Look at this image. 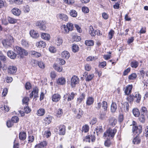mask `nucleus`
<instances>
[{
	"mask_svg": "<svg viewBox=\"0 0 148 148\" xmlns=\"http://www.w3.org/2000/svg\"><path fill=\"white\" fill-rule=\"evenodd\" d=\"M74 27L73 24L71 23H68L66 25H62L61 26V29L62 32L66 34L73 30Z\"/></svg>",
	"mask_w": 148,
	"mask_h": 148,
	"instance_id": "nucleus-1",
	"label": "nucleus"
},
{
	"mask_svg": "<svg viewBox=\"0 0 148 148\" xmlns=\"http://www.w3.org/2000/svg\"><path fill=\"white\" fill-rule=\"evenodd\" d=\"M116 132V129L114 128L112 130L110 128L104 133V136L109 137L110 138H112Z\"/></svg>",
	"mask_w": 148,
	"mask_h": 148,
	"instance_id": "nucleus-2",
	"label": "nucleus"
},
{
	"mask_svg": "<svg viewBox=\"0 0 148 148\" xmlns=\"http://www.w3.org/2000/svg\"><path fill=\"white\" fill-rule=\"evenodd\" d=\"M46 23L45 21L42 20L38 21L36 22V25L38 26L40 30H45L46 28L45 25Z\"/></svg>",
	"mask_w": 148,
	"mask_h": 148,
	"instance_id": "nucleus-3",
	"label": "nucleus"
},
{
	"mask_svg": "<svg viewBox=\"0 0 148 148\" xmlns=\"http://www.w3.org/2000/svg\"><path fill=\"white\" fill-rule=\"evenodd\" d=\"M14 49L15 51L19 55L27 56L28 54V52L26 50L22 49L21 47H15Z\"/></svg>",
	"mask_w": 148,
	"mask_h": 148,
	"instance_id": "nucleus-4",
	"label": "nucleus"
},
{
	"mask_svg": "<svg viewBox=\"0 0 148 148\" xmlns=\"http://www.w3.org/2000/svg\"><path fill=\"white\" fill-rule=\"evenodd\" d=\"M73 111L75 114L77 115L76 116V117L77 119H80L83 114L82 110L80 108L77 109L73 108Z\"/></svg>",
	"mask_w": 148,
	"mask_h": 148,
	"instance_id": "nucleus-5",
	"label": "nucleus"
},
{
	"mask_svg": "<svg viewBox=\"0 0 148 148\" xmlns=\"http://www.w3.org/2000/svg\"><path fill=\"white\" fill-rule=\"evenodd\" d=\"M79 83V79L76 76L73 75L71 79V85L72 87Z\"/></svg>",
	"mask_w": 148,
	"mask_h": 148,
	"instance_id": "nucleus-6",
	"label": "nucleus"
},
{
	"mask_svg": "<svg viewBox=\"0 0 148 148\" xmlns=\"http://www.w3.org/2000/svg\"><path fill=\"white\" fill-rule=\"evenodd\" d=\"M132 131L134 134H137L138 135L140 134L142 131V127L141 125L138 126H134L132 127Z\"/></svg>",
	"mask_w": 148,
	"mask_h": 148,
	"instance_id": "nucleus-7",
	"label": "nucleus"
},
{
	"mask_svg": "<svg viewBox=\"0 0 148 148\" xmlns=\"http://www.w3.org/2000/svg\"><path fill=\"white\" fill-rule=\"evenodd\" d=\"M134 101L137 103H139L141 97V95L138 92H135L133 95Z\"/></svg>",
	"mask_w": 148,
	"mask_h": 148,
	"instance_id": "nucleus-8",
	"label": "nucleus"
},
{
	"mask_svg": "<svg viewBox=\"0 0 148 148\" xmlns=\"http://www.w3.org/2000/svg\"><path fill=\"white\" fill-rule=\"evenodd\" d=\"M17 70V68L13 66H9L8 69V73L10 74H14L16 73Z\"/></svg>",
	"mask_w": 148,
	"mask_h": 148,
	"instance_id": "nucleus-9",
	"label": "nucleus"
},
{
	"mask_svg": "<svg viewBox=\"0 0 148 148\" xmlns=\"http://www.w3.org/2000/svg\"><path fill=\"white\" fill-rule=\"evenodd\" d=\"M75 97V94L73 92H72L71 94H69L66 93L63 97L64 99H66L68 97L67 101H71Z\"/></svg>",
	"mask_w": 148,
	"mask_h": 148,
	"instance_id": "nucleus-10",
	"label": "nucleus"
},
{
	"mask_svg": "<svg viewBox=\"0 0 148 148\" xmlns=\"http://www.w3.org/2000/svg\"><path fill=\"white\" fill-rule=\"evenodd\" d=\"M38 88L36 87L34 88L33 90L31 93L30 94V97L32 98L34 96V99L36 98V97H38Z\"/></svg>",
	"mask_w": 148,
	"mask_h": 148,
	"instance_id": "nucleus-11",
	"label": "nucleus"
},
{
	"mask_svg": "<svg viewBox=\"0 0 148 148\" xmlns=\"http://www.w3.org/2000/svg\"><path fill=\"white\" fill-rule=\"evenodd\" d=\"M11 38L12 37H10V39H6L2 40V42L3 45V46H10V45H11L12 42L13 41V40H11Z\"/></svg>",
	"mask_w": 148,
	"mask_h": 148,
	"instance_id": "nucleus-12",
	"label": "nucleus"
},
{
	"mask_svg": "<svg viewBox=\"0 0 148 148\" xmlns=\"http://www.w3.org/2000/svg\"><path fill=\"white\" fill-rule=\"evenodd\" d=\"M109 121V125L111 126H114L116 124L117 120L114 117H111L108 120Z\"/></svg>",
	"mask_w": 148,
	"mask_h": 148,
	"instance_id": "nucleus-13",
	"label": "nucleus"
},
{
	"mask_svg": "<svg viewBox=\"0 0 148 148\" xmlns=\"http://www.w3.org/2000/svg\"><path fill=\"white\" fill-rule=\"evenodd\" d=\"M57 17L61 20L67 21L68 19V16L64 14H59L57 15Z\"/></svg>",
	"mask_w": 148,
	"mask_h": 148,
	"instance_id": "nucleus-14",
	"label": "nucleus"
},
{
	"mask_svg": "<svg viewBox=\"0 0 148 148\" xmlns=\"http://www.w3.org/2000/svg\"><path fill=\"white\" fill-rule=\"evenodd\" d=\"M88 72H85L83 74V76L85 77L86 78V81H90L94 77L93 74H89L88 75Z\"/></svg>",
	"mask_w": 148,
	"mask_h": 148,
	"instance_id": "nucleus-15",
	"label": "nucleus"
},
{
	"mask_svg": "<svg viewBox=\"0 0 148 148\" xmlns=\"http://www.w3.org/2000/svg\"><path fill=\"white\" fill-rule=\"evenodd\" d=\"M61 99V96L58 94H54L52 97V100L53 101L58 102Z\"/></svg>",
	"mask_w": 148,
	"mask_h": 148,
	"instance_id": "nucleus-16",
	"label": "nucleus"
},
{
	"mask_svg": "<svg viewBox=\"0 0 148 148\" xmlns=\"http://www.w3.org/2000/svg\"><path fill=\"white\" fill-rule=\"evenodd\" d=\"M94 101V98L92 97H88L86 99V105L88 106H90L93 103Z\"/></svg>",
	"mask_w": 148,
	"mask_h": 148,
	"instance_id": "nucleus-17",
	"label": "nucleus"
},
{
	"mask_svg": "<svg viewBox=\"0 0 148 148\" xmlns=\"http://www.w3.org/2000/svg\"><path fill=\"white\" fill-rule=\"evenodd\" d=\"M132 87V85H129L126 87L124 91L126 95H128L131 93Z\"/></svg>",
	"mask_w": 148,
	"mask_h": 148,
	"instance_id": "nucleus-18",
	"label": "nucleus"
},
{
	"mask_svg": "<svg viewBox=\"0 0 148 148\" xmlns=\"http://www.w3.org/2000/svg\"><path fill=\"white\" fill-rule=\"evenodd\" d=\"M30 35L33 38H37L39 36L38 33L34 30H31L29 32Z\"/></svg>",
	"mask_w": 148,
	"mask_h": 148,
	"instance_id": "nucleus-19",
	"label": "nucleus"
},
{
	"mask_svg": "<svg viewBox=\"0 0 148 148\" xmlns=\"http://www.w3.org/2000/svg\"><path fill=\"white\" fill-rule=\"evenodd\" d=\"M59 134L61 135H64L65 133V127L64 125H60L59 126Z\"/></svg>",
	"mask_w": 148,
	"mask_h": 148,
	"instance_id": "nucleus-20",
	"label": "nucleus"
},
{
	"mask_svg": "<svg viewBox=\"0 0 148 148\" xmlns=\"http://www.w3.org/2000/svg\"><path fill=\"white\" fill-rule=\"evenodd\" d=\"M62 56L64 59H68L70 57V54L67 51H63L61 53Z\"/></svg>",
	"mask_w": 148,
	"mask_h": 148,
	"instance_id": "nucleus-21",
	"label": "nucleus"
},
{
	"mask_svg": "<svg viewBox=\"0 0 148 148\" xmlns=\"http://www.w3.org/2000/svg\"><path fill=\"white\" fill-rule=\"evenodd\" d=\"M12 13L15 15L18 16L21 14V11L17 8H14L12 10Z\"/></svg>",
	"mask_w": 148,
	"mask_h": 148,
	"instance_id": "nucleus-22",
	"label": "nucleus"
},
{
	"mask_svg": "<svg viewBox=\"0 0 148 148\" xmlns=\"http://www.w3.org/2000/svg\"><path fill=\"white\" fill-rule=\"evenodd\" d=\"M57 83L59 85H64L66 83L65 79L63 77L57 79Z\"/></svg>",
	"mask_w": 148,
	"mask_h": 148,
	"instance_id": "nucleus-23",
	"label": "nucleus"
},
{
	"mask_svg": "<svg viewBox=\"0 0 148 148\" xmlns=\"http://www.w3.org/2000/svg\"><path fill=\"white\" fill-rule=\"evenodd\" d=\"M19 139L22 140H24L26 138V134L25 132H21L19 134Z\"/></svg>",
	"mask_w": 148,
	"mask_h": 148,
	"instance_id": "nucleus-24",
	"label": "nucleus"
},
{
	"mask_svg": "<svg viewBox=\"0 0 148 148\" xmlns=\"http://www.w3.org/2000/svg\"><path fill=\"white\" fill-rule=\"evenodd\" d=\"M141 139L140 137L138 136H136L132 140V143L134 145L138 144L140 143Z\"/></svg>",
	"mask_w": 148,
	"mask_h": 148,
	"instance_id": "nucleus-25",
	"label": "nucleus"
},
{
	"mask_svg": "<svg viewBox=\"0 0 148 148\" xmlns=\"http://www.w3.org/2000/svg\"><path fill=\"white\" fill-rule=\"evenodd\" d=\"M41 37L42 39L47 40H49L50 38V36L49 34L45 33H41Z\"/></svg>",
	"mask_w": 148,
	"mask_h": 148,
	"instance_id": "nucleus-26",
	"label": "nucleus"
},
{
	"mask_svg": "<svg viewBox=\"0 0 148 148\" xmlns=\"http://www.w3.org/2000/svg\"><path fill=\"white\" fill-rule=\"evenodd\" d=\"M45 110L43 108H40L37 111V114L39 116H43L45 114Z\"/></svg>",
	"mask_w": 148,
	"mask_h": 148,
	"instance_id": "nucleus-27",
	"label": "nucleus"
},
{
	"mask_svg": "<svg viewBox=\"0 0 148 148\" xmlns=\"http://www.w3.org/2000/svg\"><path fill=\"white\" fill-rule=\"evenodd\" d=\"M8 56L12 59H14L16 56V54L13 51H8L7 53Z\"/></svg>",
	"mask_w": 148,
	"mask_h": 148,
	"instance_id": "nucleus-28",
	"label": "nucleus"
},
{
	"mask_svg": "<svg viewBox=\"0 0 148 148\" xmlns=\"http://www.w3.org/2000/svg\"><path fill=\"white\" fill-rule=\"evenodd\" d=\"M106 111H100L99 114V118L101 120H103L105 118L106 114Z\"/></svg>",
	"mask_w": 148,
	"mask_h": 148,
	"instance_id": "nucleus-29",
	"label": "nucleus"
},
{
	"mask_svg": "<svg viewBox=\"0 0 148 148\" xmlns=\"http://www.w3.org/2000/svg\"><path fill=\"white\" fill-rule=\"evenodd\" d=\"M117 109L116 104L114 102H113L111 106V111L112 113L115 112Z\"/></svg>",
	"mask_w": 148,
	"mask_h": 148,
	"instance_id": "nucleus-30",
	"label": "nucleus"
},
{
	"mask_svg": "<svg viewBox=\"0 0 148 148\" xmlns=\"http://www.w3.org/2000/svg\"><path fill=\"white\" fill-rule=\"evenodd\" d=\"M53 67L58 72H61L62 71V66H59L56 64H54Z\"/></svg>",
	"mask_w": 148,
	"mask_h": 148,
	"instance_id": "nucleus-31",
	"label": "nucleus"
},
{
	"mask_svg": "<svg viewBox=\"0 0 148 148\" xmlns=\"http://www.w3.org/2000/svg\"><path fill=\"white\" fill-rule=\"evenodd\" d=\"M138 62L135 60H133L130 63V66L132 68H136L138 66Z\"/></svg>",
	"mask_w": 148,
	"mask_h": 148,
	"instance_id": "nucleus-32",
	"label": "nucleus"
},
{
	"mask_svg": "<svg viewBox=\"0 0 148 148\" xmlns=\"http://www.w3.org/2000/svg\"><path fill=\"white\" fill-rule=\"evenodd\" d=\"M132 113L135 117H138L140 115V112L139 110L136 108H135L132 110Z\"/></svg>",
	"mask_w": 148,
	"mask_h": 148,
	"instance_id": "nucleus-33",
	"label": "nucleus"
},
{
	"mask_svg": "<svg viewBox=\"0 0 148 148\" xmlns=\"http://www.w3.org/2000/svg\"><path fill=\"white\" fill-rule=\"evenodd\" d=\"M47 142L46 141H43L38 144V147L41 148L47 146Z\"/></svg>",
	"mask_w": 148,
	"mask_h": 148,
	"instance_id": "nucleus-34",
	"label": "nucleus"
},
{
	"mask_svg": "<svg viewBox=\"0 0 148 148\" xmlns=\"http://www.w3.org/2000/svg\"><path fill=\"white\" fill-rule=\"evenodd\" d=\"M85 94L83 93L77 99V102L78 103H81L83 100L85 99Z\"/></svg>",
	"mask_w": 148,
	"mask_h": 148,
	"instance_id": "nucleus-35",
	"label": "nucleus"
},
{
	"mask_svg": "<svg viewBox=\"0 0 148 148\" xmlns=\"http://www.w3.org/2000/svg\"><path fill=\"white\" fill-rule=\"evenodd\" d=\"M52 119V117L50 115H48L45 119L46 124H49L51 122Z\"/></svg>",
	"mask_w": 148,
	"mask_h": 148,
	"instance_id": "nucleus-36",
	"label": "nucleus"
},
{
	"mask_svg": "<svg viewBox=\"0 0 148 148\" xmlns=\"http://www.w3.org/2000/svg\"><path fill=\"white\" fill-rule=\"evenodd\" d=\"M85 45L88 46H92L94 44V41L92 40H86L85 41Z\"/></svg>",
	"mask_w": 148,
	"mask_h": 148,
	"instance_id": "nucleus-37",
	"label": "nucleus"
},
{
	"mask_svg": "<svg viewBox=\"0 0 148 148\" xmlns=\"http://www.w3.org/2000/svg\"><path fill=\"white\" fill-rule=\"evenodd\" d=\"M8 20L9 23L10 24H14L16 23L17 21V19L10 17L8 18Z\"/></svg>",
	"mask_w": 148,
	"mask_h": 148,
	"instance_id": "nucleus-38",
	"label": "nucleus"
},
{
	"mask_svg": "<svg viewBox=\"0 0 148 148\" xmlns=\"http://www.w3.org/2000/svg\"><path fill=\"white\" fill-rule=\"evenodd\" d=\"M137 77V75L135 73H132L128 77L129 80L135 79Z\"/></svg>",
	"mask_w": 148,
	"mask_h": 148,
	"instance_id": "nucleus-39",
	"label": "nucleus"
},
{
	"mask_svg": "<svg viewBox=\"0 0 148 148\" xmlns=\"http://www.w3.org/2000/svg\"><path fill=\"white\" fill-rule=\"evenodd\" d=\"M63 113L62 109L59 108L56 111V116L57 117H60L62 115Z\"/></svg>",
	"mask_w": 148,
	"mask_h": 148,
	"instance_id": "nucleus-40",
	"label": "nucleus"
},
{
	"mask_svg": "<svg viewBox=\"0 0 148 148\" xmlns=\"http://www.w3.org/2000/svg\"><path fill=\"white\" fill-rule=\"evenodd\" d=\"M96 130L97 135L103 132V129L101 126H97L96 128Z\"/></svg>",
	"mask_w": 148,
	"mask_h": 148,
	"instance_id": "nucleus-41",
	"label": "nucleus"
},
{
	"mask_svg": "<svg viewBox=\"0 0 148 148\" xmlns=\"http://www.w3.org/2000/svg\"><path fill=\"white\" fill-rule=\"evenodd\" d=\"M31 53L32 55H33L34 57H39L41 56V54L35 51H32L31 52Z\"/></svg>",
	"mask_w": 148,
	"mask_h": 148,
	"instance_id": "nucleus-42",
	"label": "nucleus"
},
{
	"mask_svg": "<svg viewBox=\"0 0 148 148\" xmlns=\"http://www.w3.org/2000/svg\"><path fill=\"white\" fill-rule=\"evenodd\" d=\"M147 112V110L146 108L145 107H142L140 110L141 114L146 115Z\"/></svg>",
	"mask_w": 148,
	"mask_h": 148,
	"instance_id": "nucleus-43",
	"label": "nucleus"
},
{
	"mask_svg": "<svg viewBox=\"0 0 148 148\" xmlns=\"http://www.w3.org/2000/svg\"><path fill=\"white\" fill-rule=\"evenodd\" d=\"M124 109L125 111L126 112L129 110V105L127 102H125L124 103Z\"/></svg>",
	"mask_w": 148,
	"mask_h": 148,
	"instance_id": "nucleus-44",
	"label": "nucleus"
},
{
	"mask_svg": "<svg viewBox=\"0 0 148 148\" xmlns=\"http://www.w3.org/2000/svg\"><path fill=\"white\" fill-rule=\"evenodd\" d=\"M36 46H45L46 45V43L43 41H40L36 43Z\"/></svg>",
	"mask_w": 148,
	"mask_h": 148,
	"instance_id": "nucleus-45",
	"label": "nucleus"
},
{
	"mask_svg": "<svg viewBox=\"0 0 148 148\" xmlns=\"http://www.w3.org/2000/svg\"><path fill=\"white\" fill-rule=\"evenodd\" d=\"M101 104L102 107L103 108L104 110L106 111L108 107L107 102L106 101H103Z\"/></svg>",
	"mask_w": 148,
	"mask_h": 148,
	"instance_id": "nucleus-46",
	"label": "nucleus"
},
{
	"mask_svg": "<svg viewBox=\"0 0 148 148\" xmlns=\"http://www.w3.org/2000/svg\"><path fill=\"white\" fill-rule=\"evenodd\" d=\"M29 101V99L28 97H25L23 99L22 101L23 104H25V106H28V102Z\"/></svg>",
	"mask_w": 148,
	"mask_h": 148,
	"instance_id": "nucleus-47",
	"label": "nucleus"
},
{
	"mask_svg": "<svg viewBox=\"0 0 148 148\" xmlns=\"http://www.w3.org/2000/svg\"><path fill=\"white\" fill-rule=\"evenodd\" d=\"M126 99L130 103H132L134 100L133 95H130L128 96Z\"/></svg>",
	"mask_w": 148,
	"mask_h": 148,
	"instance_id": "nucleus-48",
	"label": "nucleus"
},
{
	"mask_svg": "<svg viewBox=\"0 0 148 148\" xmlns=\"http://www.w3.org/2000/svg\"><path fill=\"white\" fill-rule=\"evenodd\" d=\"M70 14L71 16L73 17H76L77 15V13L75 10H71Z\"/></svg>",
	"mask_w": 148,
	"mask_h": 148,
	"instance_id": "nucleus-49",
	"label": "nucleus"
},
{
	"mask_svg": "<svg viewBox=\"0 0 148 148\" xmlns=\"http://www.w3.org/2000/svg\"><path fill=\"white\" fill-rule=\"evenodd\" d=\"M51 132L49 130L45 131L44 133V136L48 138L51 135Z\"/></svg>",
	"mask_w": 148,
	"mask_h": 148,
	"instance_id": "nucleus-50",
	"label": "nucleus"
},
{
	"mask_svg": "<svg viewBox=\"0 0 148 148\" xmlns=\"http://www.w3.org/2000/svg\"><path fill=\"white\" fill-rule=\"evenodd\" d=\"M14 123L11 120L8 121L6 123V124L7 127H10L12 126L14 124Z\"/></svg>",
	"mask_w": 148,
	"mask_h": 148,
	"instance_id": "nucleus-51",
	"label": "nucleus"
},
{
	"mask_svg": "<svg viewBox=\"0 0 148 148\" xmlns=\"http://www.w3.org/2000/svg\"><path fill=\"white\" fill-rule=\"evenodd\" d=\"M89 129V126L87 125H85L82 127V131L85 133L87 132L88 131Z\"/></svg>",
	"mask_w": 148,
	"mask_h": 148,
	"instance_id": "nucleus-52",
	"label": "nucleus"
},
{
	"mask_svg": "<svg viewBox=\"0 0 148 148\" xmlns=\"http://www.w3.org/2000/svg\"><path fill=\"white\" fill-rule=\"evenodd\" d=\"M38 65L40 68L42 69H44L45 67L44 63L42 61L39 62H38Z\"/></svg>",
	"mask_w": 148,
	"mask_h": 148,
	"instance_id": "nucleus-53",
	"label": "nucleus"
},
{
	"mask_svg": "<svg viewBox=\"0 0 148 148\" xmlns=\"http://www.w3.org/2000/svg\"><path fill=\"white\" fill-rule=\"evenodd\" d=\"M145 115L141 114L139 118V121L142 123H144L145 121Z\"/></svg>",
	"mask_w": 148,
	"mask_h": 148,
	"instance_id": "nucleus-54",
	"label": "nucleus"
},
{
	"mask_svg": "<svg viewBox=\"0 0 148 148\" xmlns=\"http://www.w3.org/2000/svg\"><path fill=\"white\" fill-rule=\"evenodd\" d=\"M30 10V8L29 6L26 5L24 7L23 11L25 13L28 12Z\"/></svg>",
	"mask_w": 148,
	"mask_h": 148,
	"instance_id": "nucleus-55",
	"label": "nucleus"
},
{
	"mask_svg": "<svg viewBox=\"0 0 148 148\" xmlns=\"http://www.w3.org/2000/svg\"><path fill=\"white\" fill-rule=\"evenodd\" d=\"M13 3H15L17 4H21L22 3L23 0H10Z\"/></svg>",
	"mask_w": 148,
	"mask_h": 148,
	"instance_id": "nucleus-56",
	"label": "nucleus"
},
{
	"mask_svg": "<svg viewBox=\"0 0 148 148\" xmlns=\"http://www.w3.org/2000/svg\"><path fill=\"white\" fill-rule=\"evenodd\" d=\"M62 42L63 41L62 39L58 38L56 44L58 46H60L62 45Z\"/></svg>",
	"mask_w": 148,
	"mask_h": 148,
	"instance_id": "nucleus-57",
	"label": "nucleus"
},
{
	"mask_svg": "<svg viewBox=\"0 0 148 148\" xmlns=\"http://www.w3.org/2000/svg\"><path fill=\"white\" fill-rule=\"evenodd\" d=\"M11 120L14 123H17L18 122L19 118L16 116H13Z\"/></svg>",
	"mask_w": 148,
	"mask_h": 148,
	"instance_id": "nucleus-58",
	"label": "nucleus"
},
{
	"mask_svg": "<svg viewBox=\"0 0 148 148\" xmlns=\"http://www.w3.org/2000/svg\"><path fill=\"white\" fill-rule=\"evenodd\" d=\"M114 32L113 30H111L109 33L108 37L109 39L112 38L114 34Z\"/></svg>",
	"mask_w": 148,
	"mask_h": 148,
	"instance_id": "nucleus-59",
	"label": "nucleus"
},
{
	"mask_svg": "<svg viewBox=\"0 0 148 148\" xmlns=\"http://www.w3.org/2000/svg\"><path fill=\"white\" fill-rule=\"evenodd\" d=\"M24 111L25 113L27 114L30 112L31 110L30 109L28 106H26L25 107H24Z\"/></svg>",
	"mask_w": 148,
	"mask_h": 148,
	"instance_id": "nucleus-60",
	"label": "nucleus"
},
{
	"mask_svg": "<svg viewBox=\"0 0 148 148\" xmlns=\"http://www.w3.org/2000/svg\"><path fill=\"white\" fill-rule=\"evenodd\" d=\"M93 29L92 26H90L89 27V33L92 36H95V32H92L93 31Z\"/></svg>",
	"mask_w": 148,
	"mask_h": 148,
	"instance_id": "nucleus-61",
	"label": "nucleus"
},
{
	"mask_svg": "<svg viewBox=\"0 0 148 148\" xmlns=\"http://www.w3.org/2000/svg\"><path fill=\"white\" fill-rule=\"evenodd\" d=\"M49 49L51 53H55L56 51V49L55 47H49Z\"/></svg>",
	"mask_w": 148,
	"mask_h": 148,
	"instance_id": "nucleus-62",
	"label": "nucleus"
},
{
	"mask_svg": "<svg viewBox=\"0 0 148 148\" xmlns=\"http://www.w3.org/2000/svg\"><path fill=\"white\" fill-rule=\"evenodd\" d=\"M73 38L74 41H78L81 40V37L80 36H78L76 35H74L73 36Z\"/></svg>",
	"mask_w": 148,
	"mask_h": 148,
	"instance_id": "nucleus-63",
	"label": "nucleus"
},
{
	"mask_svg": "<svg viewBox=\"0 0 148 148\" xmlns=\"http://www.w3.org/2000/svg\"><path fill=\"white\" fill-rule=\"evenodd\" d=\"M131 70L130 68H128L126 69L123 72V75L124 76L127 75L128 73Z\"/></svg>",
	"mask_w": 148,
	"mask_h": 148,
	"instance_id": "nucleus-64",
	"label": "nucleus"
}]
</instances>
